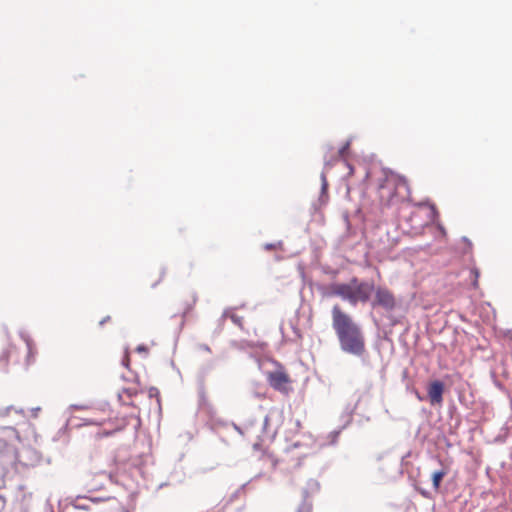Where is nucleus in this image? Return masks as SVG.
Masks as SVG:
<instances>
[{"label":"nucleus","mask_w":512,"mask_h":512,"mask_svg":"<svg viewBox=\"0 0 512 512\" xmlns=\"http://www.w3.org/2000/svg\"><path fill=\"white\" fill-rule=\"evenodd\" d=\"M118 398L120 401H122V394L121 393H118Z\"/></svg>","instance_id":"nucleus-44"},{"label":"nucleus","mask_w":512,"mask_h":512,"mask_svg":"<svg viewBox=\"0 0 512 512\" xmlns=\"http://www.w3.org/2000/svg\"><path fill=\"white\" fill-rule=\"evenodd\" d=\"M215 364H216L215 360L208 361L202 369L203 373H205V374L208 373L210 370H212L215 367Z\"/></svg>","instance_id":"nucleus-23"},{"label":"nucleus","mask_w":512,"mask_h":512,"mask_svg":"<svg viewBox=\"0 0 512 512\" xmlns=\"http://www.w3.org/2000/svg\"><path fill=\"white\" fill-rule=\"evenodd\" d=\"M191 309H192V306H191V305H189V306L185 309V311H184V316H185V315L188 313V311H189V310H191Z\"/></svg>","instance_id":"nucleus-40"},{"label":"nucleus","mask_w":512,"mask_h":512,"mask_svg":"<svg viewBox=\"0 0 512 512\" xmlns=\"http://www.w3.org/2000/svg\"><path fill=\"white\" fill-rule=\"evenodd\" d=\"M11 410H14L13 406H7L4 408H0V417L8 416Z\"/></svg>","instance_id":"nucleus-26"},{"label":"nucleus","mask_w":512,"mask_h":512,"mask_svg":"<svg viewBox=\"0 0 512 512\" xmlns=\"http://www.w3.org/2000/svg\"><path fill=\"white\" fill-rule=\"evenodd\" d=\"M199 349L205 351V352H211L210 347L207 344H200Z\"/></svg>","instance_id":"nucleus-34"},{"label":"nucleus","mask_w":512,"mask_h":512,"mask_svg":"<svg viewBox=\"0 0 512 512\" xmlns=\"http://www.w3.org/2000/svg\"><path fill=\"white\" fill-rule=\"evenodd\" d=\"M248 483L242 484L235 492H233L230 497L227 500H221L218 504L222 507H224V511L226 508L233 503L239 496V494L246 488Z\"/></svg>","instance_id":"nucleus-12"},{"label":"nucleus","mask_w":512,"mask_h":512,"mask_svg":"<svg viewBox=\"0 0 512 512\" xmlns=\"http://www.w3.org/2000/svg\"><path fill=\"white\" fill-rule=\"evenodd\" d=\"M17 413H22L23 410L22 409H19V410H15Z\"/></svg>","instance_id":"nucleus-47"},{"label":"nucleus","mask_w":512,"mask_h":512,"mask_svg":"<svg viewBox=\"0 0 512 512\" xmlns=\"http://www.w3.org/2000/svg\"><path fill=\"white\" fill-rule=\"evenodd\" d=\"M332 328L338 338L340 349L350 355L361 357L365 353V338L361 327L350 315L334 305L331 310Z\"/></svg>","instance_id":"nucleus-1"},{"label":"nucleus","mask_w":512,"mask_h":512,"mask_svg":"<svg viewBox=\"0 0 512 512\" xmlns=\"http://www.w3.org/2000/svg\"><path fill=\"white\" fill-rule=\"evenodd\" d=\"M328 289L326 296L339 297L355 307L358 303L371 302L375 286L371 282L360 281L358 278L353 277L348 283H332Z\"/></svg>","instance_id":"nucleus-2"},{"label":"nucleus","mask_w":512,"mask_h":512,"mask_svg":"<svg viewBox=\"0 0 512 512\" xmlns=\"http://www.w3.org/2000/svg\"><path fill=\"white\" fill-rule=\"evenodd\" d=\"M437 228L439 230V232L441 233L442 236H445L446 235V230L444 228V226L441 224V223H437Z\"/></svg>","instance_id":"nucleus-30"},{"label":"nucleus","mask_w":512,"mask_h":512,"mask_svg":"<svg viewBox=\"0 0 512 512\" xmlns=\"http://www.w3.org/2000/svg\"><path fill=\"white\" fill-rule=\"evenodd\" d=\"M136 351L138 353H147L148 352V348L145 345L142 344V345L137 346Z\"/></svg>","instance_id":"nucleus-29"},{"label":"nucleus","mask_w":512,"mask_h":512,"mask_svg":"<svg viewBox=\"0 0 512 512\" xmlns=\"http://www.w3.org/2000/svg\"><path fill=\"white\" fill-rule=\"evenodd\" d=\"M123 512H128L127 510H124Z\"/></svg>","instance_id":"nucleus-49"},{"label":"nucleus","mask_w":512,"mask_h":512,"mask_svg":"<svg viewBox=\"0 0 512 512\" xmlns=\"http://www.w3.org/2000/svg\"><path fill=\"white\" fill-rule=\"evenodd\" d=\"M110 320V316H106L104 317L101 321H100V326H103L106 322H108Z\"/></svg>","instance_id":"nucleus-36"},{"label":"nucleus","mask_w":512,"mask_h":512,"mask_svg":"<svg viewBox=\"0 0 512 512\" xmlns=\"http://www.w3.org/2000/svg\"><path fill=\"white\" fill-rule=\"evenodd\" d=\"M357 408V403L355 404H347L343 410L342 413H345L346 414V421L345 423L342 425V428H346L352 421V417H353V414L355 412Z\"/></svg>","instance_id":"nucleus-13"},{"label":"nucleus","mask_w":512,"mask_h":512,"mask_svg":"<svg viewBox=\"0 0 512 512\" xmlns=\"http://www.w3.org/2000/svg\"><path fill=\"white\" fill-rule=\"evenodd\" d=\"M123 392L126 393L129 397H132L133 395L136 394V392L130 388H124Z\"/></svg>","instance_id":"nucleus-31"},{"label":"nucleus","mask_w":512,"mask_h":512,"mask_svg":"<svg viewBox=\"0 0 512 512\" xmlns=\"http://www.w3.org/2000/svg\"><path fill=\"white\" fill-rule=\"evenodd\" d=\"M438 461L441 465L440 469L433 471L431 474L432 486L436 492L439 491L443 478L449 473V467L443 465L440 459Z\"/></svg>","instance_id":"nucleus-7"},{"label":"nucleus","mask_w":512,"mask_h":512,"mask_svg":"<svg viewBox=\"0 0 512 512\" xmlns=\"http://www.w3.org/2000/svg\"><path fill=\"white\" fill-rule=\"evenodd\" d=\"M102 422L96 421L94 419H83L82 425L90 426V425H101Z\"/></svg>","instance_id":"nucleus-27"},{"label":"nucleus","mask_w":512,"mask_h":512,"mask_svg":"<svg viewBox=\"0 0 512 512\" xmlns=\"http://www.w3.org/2000/svg\"><path fill=\"white\" fill-rule=\"evenodd\" d=\"M320 178H321L320 196H319L317 202L313 203V205H312L315 211L318 210L322 205H325L328 200V195H327L328 182H327L326 174L324 171L321 173Z\"/></svg>","instance_id":"nucleus-9"},{"label":"nucleus","mask_w":512,"mask_h":512,"mask_svg":"<svg viewBox=\"0 0 512 512\" xmlns=\"http://www.w3.org/2000/svg\"><path fill=\"white\" fill-rule=\"evenodd\" d=\"M445 385L441 380H433L428 384L427 395L432 406L443 403Z\"/></svg>","instance_id":"nucleus-5"},{"label":"nucleus","mask_w":512,"mask_h":512,"mask_svg":"<svg viewBox=\"0 0 512 512\" xmlns=\"http://www.w3.org/2000/svg\"><path fill=\"white\" fill-rule=\"evenodd\" d=\"M229 310L230 309H225L224 310V312L222 314V319H224L226 317H229L234 324H236L239 327H242L243 318L241 316L236 315V314H229Z\"/></svg>","instance_id":"nucleus-14"},{"label":"nucleus","mask_w":512,"mask_h":512,"mask_svg":"<svg viewBox=\"0 0 512 512\" xmlns=\"http://www.w3.org/2000/svg\"><path fill=\"white\" fill-rule=\"evenodd\" d=\"M308 498H303L302 503L299 505L297 512H311L312 511V503L307 500Z\"/></svg>","instance_id":"nucleus-16"},{"label":"nucleus","mask_w":512,"mask_h":512,"mask_svg":"<svg viewBox=\"0 0 512 512\" xmlns=\"http://www.w3.org/2000/svg\"><path fill=\"white\" fill-rule=\"evenodd\" d=\"M379 188H381V189L384 188V183H380Z\"/></svg>","instance_id":"nucleus-45"},{"label":"nucleus","mask_w":512,"mask_h":512,"mask_svg":"<svg viewBox=\"0 0 512 512\" xmlns=\"http://www.w3.org/2000/svg\"><path fill=\"white\" fill-rule=\"evenodd\" d=\"M340 420L342 422V425L345 423L346 421V414L345 413H342L341 416H340Z\"/></svg>","instance_id":"nucleus-38"},{"label":"nucleus","mask_w":512,"mask_h":512,"mask_svg":"<svg viewBox=\"0 0 512 512\" xmlns=\"http://www.w3.org/2000/svg\"><path fill=\"white\" fill-rule=\"evenodd\" d=\"M471 274L474 276V279L472 281V286L474 288H476L478 286L479 270L477 268H472Z\"/></svg>","instance_id":"nucleus-21"},{"label":"nucleus","mask_w":512,"mask_h":512,"mask_svg":"<svg viewBox=\"0 0 512 512\" xmlns=\"http://www.w3.org/2000/svg\"><path fill=\"white\" fill-rule=\"evenodd\" d=\"M289 381L287 374L281 371H275L269 374V384L275 390H282L283 385Z\"/></svg>","instance_id":"nucleus-8"},{"label":"nucleus","mask_w":512,"mask_h":512,"mask_svg":"<svg viewBox=\"0 0 512 512\" xmlns=\"http://www.w3.org/2000/svg\"><path fill=\"white\" fill-rule=\"evenodd\" d=\"M255 423V420H250L249 422H247L243 427L242 426H239L235 423H233V428L241 435H244V431L245 430H248L249 427H252Z\"/></svg>","instance_id":"nucleus-17"},{"label":"nucleus","mask_w":512,"mask_h":512,"mask_svg":"<svg viewBox=\"0 0 512 512\" xmlns=\"http://www.w3.org/2000/svg\"><path fill=\"white\" fill-rule=\"evenodd\" d=\"M13 349H15V346L10 343L5 349H3L0 355V370L3 372L7 371L9 358Z\"/></svg>","instance_id":"nucleus-10"},{"label":"nucleus","mask_w":512,"mask_h":512,"mask_svg":"<svg viewBox=\"0 0 512 512\" xmlns=\"http://www.w3.org/2000/svg\"><path fill=\"white\" fill-rule=\"evenodd\" d=\"M373 309L381 308L386 312H392L396 309L398 303L394 294L384 286L375 287L374 297L370 302Z\"/></svg>","instance_id":"nucleus-3"},{"label":"nucleus","mask_w":512,"mask_h":512,"mask_svg":"<svg viewBox=\"0 0 512 512\" xmlns=\"http://www.w3.org/2000/svg\"><path fill=\"white\" fill-rule=\"evenodd\" d=\"M196 300H197V297H196V295L194 294V295H193V303H195V302H196Z\"/></svg>","instance_id":"nucleus-43"},{"label":"nucleus","mask_w":512,"mask_h":512,"mask_svg":"<svg viewBox=\"0 0 512 512\" xmlns=\"http://www.w3.org/2000/svg\"><path fill=\"white\" fill-rule=\"evenodd\" d=\"M462 240L468 245V248L471 249L472 242L466 236L462 237Z\"/></svg>","instance_id":"nucleus-35"},{"label":"nucleus","mask_w":512,"mask_h":512,"mask_svg":"<svg viewBox=\"0 0 512 512\" xmlns=\"http://www.w3.org/2000/svg\"><path fill=\"white\" fill-rule=\"evenodd\" d=\"M292 330H293V333L296 337L297 340H300L302 339V334H301V331L299 328H297L296 326L292 325Z\"/></svg>","instance_id":"nucleus-28"},{"label":"nucleus","mask_w":512,"mask_h":512,"mask_svg":"<svg viewBox=\"0 0 512 512\" xmlns=\"http://www.w3.org/2000/svg\"><path fill=\"white\" fill-rule=\"evenodd\" d=\"M397 323L396 320H392V325H395Z\"/></svg>","instance_id":"nucleus-48"},{"label":"nucleus","mask_w":512,"mask_h":512,"mask_svg":"<svg viewBox=\"0 0 512 512\" xmlns=\"http://www.w3.org/2000/svg\"><path fill=\"white\" fill-rule=\"evenodd\" d=\"M424 205L429 206V208H430L429 218L431 219V221L434 222L439 216V213H438L435 205L429 203L428 201L419 203V206H424Z\"/></svg>","instance_id":"nucleus-15"},{"label":"nucleus","mask_w":512,"mask_h":512,"mask_svg":"<svg viewBox=\"0 0 512 512\" xmlns=\"http://www.w3.org/2000/svg\"><path fill=\"white\" fill-rule=\"evenodd\" d=\"M282 246V242L281 241H278L276 243H266L264 245V249L266 250H274V249H277L278 247H281Z\"/></svg>","instance_id":"nucleus-24"},{"label":"nucleus","mask_w":512,"mask_h":512,"mask_svg":"<svg viewBox=\"0 0 512 512\" xmlns=\"http://www.w3.org/2000/svg\"><path fill=\"white\" fill-rule=\"evenodd\" d=\"M155 393H158V390L156 388H151L150 389V396L155 395Z\"/></svg>","instance_id":"nucleus-39"},{"label":"nucleus","mask_w":512,"mask_h":512,"mask_svg":"<svg viewBox=\"0 0 512 512\" xmlns=\"http://www.w3.org/2000/svg\"><path fill=\"white\" fill-rule=\"evenodd\" d=\"M109 498L105 497H92L89 494L77 495L73 498H69V504L76 510L89 511L91 510V503L98 504L104 502Z\"/></svg>","instance_id":"nucleus-4"},{"label":"nucleus","mask_w":512,"mask_h":512,"mask_svg":"<svg viewBox=\"0 0 512 512\" xmlns=\"http://www.w3.org/2000/svg\"><path fill=\"white\" fill-rule=\"evenodd\" d=\"M164 274H165V270L163 269L161 272V278L164 276Z\"/></svg>","instance_id":"nucleus-46"},{"label":"nucleus","mask_w":512,"mask_h":512,"mask_svg":"<svg viewBox=\"0 0 512 512\" xmlns=\"http://www.w3.org/2000/svg\"><path fill=\"white\" fill-rule=\"evenodd\" d=\"M268 422H269V417L265 416L264 421H263V429L266 428V426L268 425Z\"/></svg>","instance_id":"nucleus-37"},{"label":"nucleus","mask_w":512,"mask_h":512,"mask_svg":"<svg viewBox=\"0 0 512 512\" xmlns=\"http://www.w3.org/2000/svg\"><path fill=\"white\" fill-rule=\"evenodd\" d=\"M350 143H351V141L348 140L342 147L339 148V150H338L339 157H344L345 156L347 150L350 147Z\"/></svg>","instance_id":"nucleus-20"},{"label":"nucleus","mask_w":512,"mask_h":512,"mask_svg":"<svg viewBox=\"0 0 512 512\" xmlns=\"http://www.w3.org/2000/svg\"><path fill=\"white\" fill-rule=\"evenodd\" d=\"M19 337L26 344L27 348V356H26V364L27 366L33 364L35 362V357L37 354V349L33 339L30 334L25 330L19 331Z\"/></svg>","instance_id":"nucleus-6"},{"label":"nucleus","mask_w":512,"mask_h":512,"mask_svg":"<svg viewBox=\"0 0 512 512\" xmlns=\"http://www.w3.org/2000/svg\"><path fill=\"white\" fill-rule=\"evenodd\" d=\"M122 364H123V366H125V367H129V356H128V353H127V352H126V354H125V356H124V358H123V360H122Z\"/></svg>","instance_id":"nucleus-32"},{"label":"nucleus","mask_w":512,"mask_h":512,"mask_svg":"<svg viewBox=\"0 0 512 512\" xmlns=\"http://www.w3.org/2000/svg\"><path fill=\"white\" fill-rule=\"evenodd\" d=\"M343 429H344V428H342V426H341L339 429H337V430H333V431H331V432L329 433V435H328V439H329V443H330V444H332V445H333V444H335V443L337 442L338 437H339V435H340V433H341V431H342Z\"/></svg>","instance_id":"nucleus-19"},{"label":"nucleus","mask_w":512,"mask_h":512,"mask_svg":"<svg viewBox=\"0 0 512 512\" xmlns=\"http://www.w3.org/2000/svg\"><path fill=\"white\" fill-rule=\"evenodd\" d=\"M91 406L89 405H78V404H71L69 407H68V411H72V410H87V409H90Z\"/></svg>","instance_id":"nucleus-22"},{"label":"nucleus","mask_w":512,"mask_h":512,"mask_svg":"<svg viewBox=\"0 0 512 512\" xmlns=\"http://www.w3.org/2000/svg\"><path fill=\"white\" fill-rule=\"evenodd\" d=\"M396 186L397 187H401V186L405 187L407 192L409 193V186H408V183H407V180L405 177H399Z\"/></svg>","instance_id":"nucleus-25"},{"label":"nucleus","mask_w":512,"mask_h":512,"mask_svg":"<svg viewBox=\"0 0 512 512\" xmlns=\"http://www.w3.org/2000/svg\"><path fill=\"white\" fill-rule=\"evenodd\" d=\"M421 494L425 497H428V493L426 491H421Z\"/></svg>","instance_id":"nucleus-42"},{"label":"nucleus","mask_w":512,"mask_h":512,"mask_svg":"<svg viewBox=\"0 0 512 512\" xmlns=\"http://www.w3.org/2000/svg\"><path fill=\"white\" fill-rule=\"evenodd\" d=\"M99 409H100L101 411H103V412H104V411H106L107 409H109V403H108V402H103V403H101V404L99 405Z\"/></svg>","instance_id":"nucleus-33"},{"label":"nucleus","mask_w":512,"mask_h":512,"mask_svg":"<svg viewBox=\"0 0 512 512\" xmlns=\"http://www.w3.org/2000/svg\"><path fill=\"white\" fill-rule=\"evenodd\" d=\"M416 396H417V398H418L419 400H421V401L424 399V398H423V397H422L418 392H416Z\"/></svg>","instance_id":"nucleus-41"},{"label":"nucleus","mask_w":512,"mask_h":512,"mask_svg":"<svg viewBox=\"0 0 512 512\" xmlns=\"http://www.w3.org/2000/svg\"><path fill=\"white\" fill-rule=\"evenodd\" d=\"M123 429H124V426L117 427V428H115L113 430H104L102 432H99L97 434V437L98 438L110 437V436L114 435L116 432L121 431Z\"/></svg>","instance_id":"nucleus-18"},{"label":"nucleus","mask_w":512,"mask_h":512,"mask_svg":"<svg viewBox=\"0 0 512 512\" xmlns=\"http://www.w3.org/2000/svg\"><path fill=\"white\" fill-rule=\"evenodd\" d=\"M320 490V483L315 479H309L306 487L302 491L303 498H308L309 495L315 494Z\"/></svg>","instance_id":"nucleus-11"}]
</instances>
